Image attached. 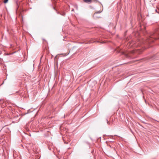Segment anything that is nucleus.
Instances as JSON below:
<instances>
[{
	"label": "nucleus",
	"instance_id": "5",
	"mask_svg": "<svg viewBox=\"0 0 159 159\" xmlns=\"http://www.w3.org/2000/svg\"><path fill=\"white\" fill-rule=\"evenodd\" d=\"M83 1L86 3L90 4L92 2V0H83Z\"/></svg>",
	"mask_w": 159,
	"mask_h": 159
},
{
	"label": "nucleus",
	"instance_id": "9",
	"mask_svg": "<svg viewBox=\"0 0 159 159\" xmlns=\"http://www.w3.org/2000/svg\"><path fill=\"white\" fill-rule=\"evenodd\" d=\"M93 43V42H91V41H89V43Z\"/></svg>",
	"mask_w": 159,
	"mask_h": 159
},
{
	"label": "nucleus",
	"instance_id": "12",
	"mask_svg": "<svg viewBox=\"0 0 159 159\" xmlns=\"http://www.w3.org/2000/svg\"><path fill=\"white\" fill-rule=\"evenodd\" d=\"M139 60H143V59H139Z\"/></svg>",
	"mask_w": 159,
	"mask_h": 159
},
{
	"label": "nucleus",
	"instance_id": "1",
	"mask_svg": "<svg viewBox=\"0 0 159 159\" xmlns=\"http://www.w3.org/2000/svg\"><path fill=\"white\" fill-rule=\"evenodd\" d=\"M151 38H153L155 40L159 39V30L157 29L150 36Z\"/></svg>",
	"mask_w": 159,
	"mask_h": 159
},
{
	"label": "nucleus",
	"instance_id": "14",
	"mask_svg": "<svg viewBox=\"0 0 159 159\" xmlns=\"http://www.w3.org/2000/svg\"><path fill=\"white\" fill-rule=\"evenodd\" d=\"M156 12H157V10L156 9Z\"/></svg>",
	"mask_w": 159,
	"mask_h": 159
},
{
	"label": "nucleus",
	"instance_id": "13",
	"mask_svg": "<svg viewBox=\"0 0 159 159\" xmlns=\"http://www.w3.org/2000/svg\"><path fill=\"white\" fill-rule=\"evenodd\" d=\"M41 62V60H40V64Z\"/></svg>",
	"mask_w": 159,
	"mask_h": 159
},
{
	"label": "nucleus",
	"instance_id": "6",
	"mask_svg": "<svg viewBox=\"0 0 159 159\" xmlns=\"http://www.w3.org/2000/svg\"><path fill=\"white\" fill-rule=\"evenodd\" d=\"M62 56V55H58L56 56L55 57V60H57L59 59V57H61Z\"/></svg>",
	"mask_w": 159,
	"mask_h": 159
},
{
	"label": "nucleus",
	"instance_id": "7",
	"mask_svg": "<svg viewBox=\"0 0 159 159\" xmlns=\"http://www.w3.org/2000/svg\"><path fill=\"white\" fill-rule=\"evenodd\" d=\"M8 0H4V2L5 3H7L8 2Z\"/></svg>",
	"mask_w": 159,
	"mask_h": 159
},
{
	"label": "nucleus",
	"instance_id": "11",
	"mask_svg": "<svg viewBox=\"0 0 159 159\" xmlns=\"http://www.w3.org/2000/svg\"><path fill=\"white\" fill-rule=\"evenodd\" d=\"M107 124H108L109 123V122L108 121H107Z\"/></svg>",
	"mask_w": 159,
	"mask_h": 159
},
{
	"label": "nucleus",
	"instance_id": "8",
	"mask_svg": "<svg viewBox=\"0 0 159 159\" xmlns=\"http://www.w3.org/2000/svg\"><path fill=\"white\" fill-rule=\"evenodd\" d=\"M63 139L64 140V142L65 143H67V142H66L64 140V139Z\"/></svg>",
	"mask_w": 159,
	"mask_h": 159
},
{
	"label": "nucleus",
	"instance_id": "2",
	"mask_svg": "<svg viewBox=\"0 0 159 159\" xmlns=\"http://www.w3.org/2000/svg\"><path fill=\"white\" fill-rule=\"evenodd\" d=\"M121 54L122 55H124L126 57H129L131 56V54L132 53H130L128 52H121Z\"/></svg>",
	"mask_w": 159,
	"mask_h": 159
},
{
	"label": "nucleus",
	"instance_id": "3",
	"mask_svg": "<svg viewBox=\"0 0 159 159\" xmlns=\"http://www.w3.org/2000/svg\"><path fill=\"white\" fill-rule=\"evenodd\" d=\"M57 14H60L62 16H65V15H66V13L64 11H62L61 12H59L58 11H57Z\"/></svg>",
	"mask_w": 159,
	"mask_h": 159
},
{
	"label": "nucleus",
	"instance_id": "4",
	"mask_svg": "<svg viewBox=\"0 0 159 159\" xmlns=\"http://www.w3.org/2000/svg\"><path fill=\"white\" fill-rule=\"evenodd\" d=\"M156 58V55H153L152 56H150L148 58H147V60L148 59H155Z\"/></svg>",
	"mask_w": 159,
	"mask_h": 159
},
{
	"label": "nucleus",
	"instance_id": "10",
	"mask_svg": "<svg viewBox=\"0 0 159 159\" xmlns=\"http://www.w3.org/2000/svg\"><path fill=\"white\" fill-rule=\"evenodd\" d=\"M53 8L54 10H56V9H55V7H53Z\"/></svg>",
	"mask_w": 159,
	"mask_h": 159
}]
</instances>
